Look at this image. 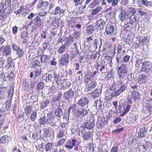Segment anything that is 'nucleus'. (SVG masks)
Listing matches in <instances>:
<instances>
[{"label": "nucleus", "mask_w": 152, "mask_h": 152, "mask_svg": "<svg viewBox=\"0 0 152 152\" xmlns=\"http://www.w3.org/2000/svg\"><path fill=\"white\" fill-rule=\"evenodd\" d=\"M117 73L120 80L126 79V78L129 75L128 74V69L126 66L122 64L118 67L117 70Z\"/></svg>", "instance_id": "nucleus-1"}, {"label": "nucleus", "mask_w": 152, "mask_h": 152, "mask_svg": "<svg viewBox=\"0 0 152 152\" xmlns=\"http://www.w3.org/2000/svg\"><path fill=\"white\" fill-rule=\"evenodd\" d=\"M69 54H68L67 53L66 54L63 55L59 61V67L67 65L69 63Z\"/></svg>", "instance_id": "nucleus-2"}, {"label": "nucleus", "mask_w": 152, "mask_h": 152, "mask_svg": "<svg viewBox=\"0 0 152 152\" xmlns=\"http://www.w3.org/2000/svg\"><path fill=\"white\" fill-rule=\"evenodd\" d=\"M95 119L93 115L90 117L89 120H87L85 122L84 126H83V128L88 129L89 130L92 129L95 125Z\"/></svg>", "instance_id": "nucleus-3"}, {"label": "nucleus", "mask_w": 152, "mask_h": 152, "mask_svg": "<svg viewBox=\"0 0 152 152\" xmlns=\"http://www.w3.org/2000/svg\"><path fill=\"white\" fill-rule=\"evenodd\" d=\"M152 68V64L151 62L148 61H146L142 63L141 69L140 72H144L148 73L151 69Z\"/></svg>", "instance_id": "nucleus-4"}, {"label": "nucleus", "mask_w": 152, "mask_h": 152, "mask_svg": "<svg viewBox=\"0 0 152 152\" xmlns=\"http://www.w3.org/2000/svg\"><path fill=\"white\" fill-rule=\"evenodd\" d=\"M78 142V141L75 139L73 138L69 139L66 142L65 147L68 150H71L74 147L76 146Z\"/></svg>", "instance_id": "nucleus-5"}, {"label": "nucleus", "mask_w": 152, "mask_h": 152, "mask_svg": "<svg viewBox=\"0 0 152 152\" xmlns=\"http://www.w3.org/2000/svg\"><path fill=\"white\" fill-rule=\"evenodd\" d=\"M7 1L4 0L2 1L0 5V19L2 20L6 16L5 15L4 12L8 5L6 4Z\"/></svg>", "instance_id": "nucleus-6"}, {"label": "nucleus", "mask_w": 152, "mask_h": 152, "mask_svg": "<svg viewBox=\"0 0 152 152\" xmlns=\"http://www.w3.org/2000/svg\"><path fill=\"white\" fill-rule=\"evenodd\" d=\"M132 98H131L130 97L127 98V99L126 102V108L123 111V113L120 115V116H124L129 111L132 104Z\"/></svg>", "instance_id": "nucleus-7"}, {"label": "nucleus", "mask_w": 152, "mask_h": 152, "mask_svg": "<svg viewBox=\"0 0 152 152\" xmlns=\"http://www.w3.org/2000/svg\"><path fill=\"white\" fill-rule=\"evenodd\" d=\"M81 133L84 141L88 140L92 137V132L88 129H83L81 131Z\"/></svg>", "instance_id": "nucleus-8"}, {"label": "nucleus", "mask_w": 152, "mask_h": 152, "mask_svg": "<svg viewBox=\"0 0 152 152\" xmlns=\"http://www.w3.org/2000/svg\"><path fill=\"white\" fill-rule=\"evenodd\" d=\"M127 88V86L125 84H123L117 91L113 92L110 94L112 98H114L119 96L121 93L124 92Z\"/></svg>", "instance_id": "nucleus-9"}, {"label": "nucleus", "mask_w": 152, "mask_h": 152, "mask_svg": "<svg viewBox=\"0 0 152 152\" xmlns=\"http://www.w3.org/2000/svg\"><path fill=\"white\" fill-rule=\"evenodd\" d=\"M48 123L51 126H56V117L54 116L53 114L51 112L47 114Z\"/></svg>", "instance_id": "nucleus-10"}, {"label": "nucleus", "mask_w": 152, "mask_h": 152, "mask_svg": "<svg viewBox=\"0 0 152 152\" xmlns=\"http://www.w3.org/2000/svg\"><path fill=\"white\" fill-rule=\"evenodd\" d=\"M105 21L102 19L97 20L95 23V27L97 29L101 31L102 30L105 26Z\"/></svg>", "instance_id": "nucleus-11"}, {"label": "nucleus", "mask_w": 152, "mask_h": 152, "mask_svg": "<svg viewBox=\"0 0 152 152\" xmlns=\"http://www.w3.org/2000/svg\"><path fill=\"white\" fill-rule=\"evenodd\" d=\"M123 80H117L115 83H113L112 85L110 87L109 89L110 90L113 91H116L117 89L119 88L123 85Z\"/></svg>", "instance_id": "nucleus-12"}, {"label": "nucleus", "mask_w": 152, "mask_h": 152, "mask_svg": "<svg viewBox=\"0 0 152 152\" xmlns=\"http://www.w3.org/2000/svg\"><path fill=\"white\" fill-rule=\"evenodd\" d=\"M74 91H72L71 89L65 92L64 94V96L65 99L69 100L72 98L74 95Z\"/></svg>", "instance_id": "nucleus-13"}, {"label": "nucleus", "mask_w": 152, "mask_h": 152, "mask_svg": "<svg viewBox=\"0 0 152 152\" xmlns=\"http://www.w3.org/2000/svg\"><path fill=\"white\" fill-rule=\"evenodd\" d=\"M89 99L86 96H83L80 99L78 102V104L81 107H84L88 103Z\"/></svg>", "instance_id": "nucleus-14"}, {"label": "nucleus", "mask_w": 152, "mask_h": 152, "mask_svg": "<svg viewBox=\"0 0 152 152\" xmlns=\"http://www.w3.org/2000/svg\"><path fill=\"white\" fill-rule=\"evenodd\" d=\"M36 102V101H33L32 102H28V104L29 105L26 107L24 109L25 113L26 115H29L31 113L33 110V104Z\"/></svg>", "instance_id": "nucleus-15"}, {"label": "nucleus", "mask_w": 152, "mask_h": 152, "mask_svg": "<svg viewBox=\"0 0 152 152\" xmlns=\"http://www.w3.org/2000/svg\"><path fill=\"white\" fill-rule=\"evenodd\" d=\"M148 76L145 74H142L140 75L138 78V82L140 84H145L148 80Z\"/></svg>", "instance_id": "nucleus-16"}, {"label": "nucleus", "mask_w": 152, "mask_h": 152, "mask_svg": "<svg viewBox=\"0 0 152 152\" xmlns=\"http://www.w3.org/2000/svg\"><path fill=\"white\" fill-rule=\"evenodd\" d=\"M64 12V10L61 7L58 6L56 7L54 10H53L52 13L55 15H63Z\"/></svg>", "instance_id": "nucleus-17"}, {"label": "nucleus", "mask_w": 152, "mask_h": 152, "mask_svg": "<svg viewBox=\"0 0 152 152\" xmlns=\"http://www.w3.org/2000/svg\"><path fill=\"white\" fill-rule=\"evenodd\" d=\"M90 81L91 82L89 84L88 83L87 84L85 83L87 89L88 91H91L94 89L97 85V83L96 81L91 80Z\"/></svg>", "instance_id": "nucleus-18"}, {"label": "nucleus", "mask_w": 152, "mask_h": 152, "mask_svg": "<svg viewBox=\"0 0 152 152\" xmlns=\"http://www.w3.org/2000/svg\"><path fill=\"white\" fill-rule=\"evenodd\" d=\"M98 72V71H94L91 74V76H88L86 75L84 79V82L86 84L89 83V81H91V77L94 78Z\"/></svg>", "instance_id": "nucleus-19"}, {"label": "nucleus", "mask_w": 152, "mask_h": 152, "mask_svg": "<svg viewBox=\"0 0 152 152\" xmlns=\"http://www.w3.org/2000/svg\"><path fill=\"white\" fill-rule=\"evenodd\" d=\"M131 98L134 101H136L140 99L141 95L139 91L134 90L132 91L131 94Z\"/></svg>", "instance_id": "nucleus-20"}, {"label": "nucleus", "mask_w": 152, "mask_h": 152, "mask_svg": "<svg viewBox=\"0 0 152 152\" xmlns=\"http://www.w3.org/2000/svg\"><path fill=\"white\" fill-rule=\"evenodd\" d=\"M77 115L79 116H85L88 114V111L83 108H79L77 110Z\"/></svg>", "instance_id": "nucleus-21"}, {"label": "nucleus", "mask_w": 152, "mask_h": 152, "mask_svg": "<svg viewBox=\"0 0 152 152\" xmlns=\"http://www.w3.org/2000/svg\"><path fill=\"white\" fill-rule=\"evenodd\" d=\"M50 56L45 55L44 53L41 55L40 61L43 64H46L48 63L50 58Z\"/></svg>", "instance_id": "nucleus-22"}, {"label": "nucleus", "mask_w": 152, "mask_h": 152, "mask_svg": "<svg viewBox=\"0 0 152 152\" xmlns=\"http://www.w3.org/2000/svg\"><path fill=\"white\" fill-rule=\"evenodd\" d=\"M108 123V121L105 119H102L100 121H98L97 123V127L99 129H102L104 126Z\"/></svg>", "instance_id": "nucleus-23"}, {"label": "nucleus", "mask_w": 152, "mask_h": 152, "mask_svg": "<svg viewBox=\"0 0 152 152\" xmlns=\"http://www.w3.org/2000/svg\"><path fill=\"white\" fill-rule=\"evenodd\" d=\"M63 82L61 86L64 90L67 89L71 86V82L67 79H64Z\"/></svg>", "instance_id": "nucleus-24"}, {"label": "nucleus", "mask_w": 152, "mask_h": 152, "mask_svg": "<svg viewBox=\"0 0 152 152\" xmlns=\"http://www.w3.org/2000/svg\"><path fill=\"white\" fill-rule=\"evenodd\" d=\"M94 105L96 107L97 111H99L102 107V102L100 100H96L95 101Z\"/></svg>", "instance_id": "nucleus-25"}, {"label": "nucleus", "mask_w": 152, "mask_h": 152, "mask_svg": "<svg viewBox=\"0 0 152 152\" xmlns=\"http://www.w3.org/2000/svg\"><path fill=\"white\" fill-rule=\"evenodd\" d=\"M106 49H104L103 50V56L105 57V59L107 61V62L110 64V66L112 67V66L111 64L112 63V59L113 58L111 56H109L107 55L106 52Z\"/></svg>", "instance_id": "nucleus-26"}, {"label": "nucleus", "mask_w": 152, "mask_h": 152, "mask_svg": "<svg viewBox=\"0 0 152 152\" xmlns=\"http://www.w3.org/2000/svg\"><path fill=\"white\" fill-rule=\"evenodd\" d=\"M147 129L145 127H142L140 129V131L138 132V136L141 138L144 137L145 135V133L147 132Z\"/></svg>", "instance_id": "nucleus-27"}, {"label": "nucleus", "mask_w": 152, "mask_h": 152, "mask_svg": "<svg viewBox=\"0 0 152 152\" xmlns=\"http://www.w3.org/2000/svg\"><path fill=\"white\" fill-rule=\"evenodd\" d=\"M3 52L4 53L6 56H8L10 54H11V48L10 46L7 45L5 46L4 48Z\"/></svg>", "instance_id": "nucleus-28"}, {"label": "nucleus", "mask_w": 152, "mask_h": 152, "mask_svg": "<svg viewBox=\"0 0 152 152\" xmlns=\"http://www.w3.org/2000/svg\"><path fill=\"white\" fill-rule=\"evenodd\" d=\"M145 107L147 110L150 113L152 112V99L149 102H148L145 103Z\"/></svg>", "instance_id": "nucleus-29"}, {"label": "nucleus", "mask_w": 152, "mask_h": 152, "mask_svg": "<svg viewBox=\"0 0 152 152\" xmlns=\"http://www.w3.org/2000/svg\"><path fill=\"white\" fill-rule=\"evenodd\" d=\"M60 39V40L59 39H58V41L61 43L64 42V44L62 45L65 47L66 48V46L68 47L71 44V41L69 39H64V40H63V39Z\"/></svg>", "instance_id": "nucleus-30"}, {"label": "nucleus", "mask_w": 152, "mask_h": 152, "mask_svg": "<svg viewBox=\"0 0 152 152\" xmlns=\"http://www.w3.org/2000/svg\"><path fill=\"white\" fill-rule=\"evenodd\" d=\"M114 30V27L112 25H109L106 28V31L107 34H113Z\"/></svg>", "instance_id": "nucleus-31"}, {"label": "nucleus", "mask_w": 152, "mask_h": 152, "mask_svg": "<svg viewBox=\"0 0 152 152\" xmlns=\"http://www.w3.org/2000/svg\"><path fill=\"white\" fill-rule=\"evenodd\" d=\"M101 90L100 89H98L97 88L94 90V91L92 93V95L94 98L98 97L100 94L101 93Z\"/></svg>", "instance_id": "nucleus-32"}, {"label": "nucleus", "mask_w": 152, "mask_h": 152, "mask_svg": "<svg viewBox=\"0 0 152 152\" xmlns=\"http://www.w3.org/2000/svg\"><path fill=\"white\" fill-rule=\"evenodd\" d=\"M129 15L127 13L124 11H122L119 15V17L121 20H124L128 18Z\"/></svg>", "instance_id": "nucleus-33"}, {"label": "nucleus", "mask_w": 152, "mask_h": 152, "mask_svg": "<svg viewBox=\"0 0 152 152\" xmlns=\"http://www.w3.org/2000/svg\"><path fill=\"white\" fill-rule=\"evenodd\" d=\"M39 121L41 125H44L45 124H48V118L45 116L40 118L39 120Z\"/></svg>", "instance_id": "nucleus-34"}, {"label": "nucleus", "mask_w": 152, "mask_h": 152, "mask_svg": "<svg viewBox=\"0 0 152 152\" xmlns=\"http://www.w3.org/2000/svg\"><path fill=\"white\" fill-rule=\"evenodd\" d=\"M129 23L132 24V23H134L138 20V18L134 15H132L129 17Z\"/></svg>", "instance_id": "nucleus-35"}, {"label": "nucleus", "mask_w": 152, "mask_h": 152, "mask_svg": "<svg viewBox=\"0 0 152 152\" xmlns=\"http://www.w3.org/2000/svg\"><path fill=\"white\" fill-rule=\"evenodd\" d=\"M94 66L96 69L97 71H98L99 69V67L101 66L102 67L100 70V71L101 72L104 71L105 69V67L104 65H102V66L101 65L99 64L98 62H97L96 64H95Z\"/></svg>", "instance_id": "nucleus-36"}, {"label": "nucleus", "mask_w": 152, "mask_h": 152, "mask_svg": "<svg viewBox=\"0 0 152 152\" xmlns=\"http://www.w3.org/2000/svg\"><path fill=\"white\" fill-rule=\"evenodd\" d=\"M133 25L130 23H127L124 26V30L128 31H130L132 28Z\"/></svg>", "instance_id": "nucleus-37"}, {"label": "nucleus", "mask_w": 152, "mask_h": 152, "mask_svg": "<svg viewBox=\"0 0 152 152\" xmlns=\"http://www.w3.org/2000/svg\"><path fill=\"white\" fill-rule=\"evenodd\" d=\"M24 54L23 50L20 48L16 52V54L18 55V58H20L22 57Z\"/></svg>", "instance_id": "nucleus-38"}, {"label": "nucleus", "mask_w": 152, "mask_h": 152, "mask_svg": "<svg viewBox=\"0 0 152 152\" xmlns=\"http://www.w3.org/2000/svg\"><path fill=\"white\" fill-rule=\"evenodd\" d=\"M31 67L33 68H35L36 66H41L40 62L38 60H34L31 62Z\"/></svg>", "instance_id": "nucleus-39"}, {"label": "nucleus", "mask_w": 152, "mask_h": 152, "mask_svg": "<svg viewBox=\"0 0 152 152\" xmlns=\"http://www.w3.org/2000/svg\"><path fill=\"white\" fill-rule=\"evenodd\" d=\"M55 114L56 116L59 118L61 117L63 115L62 110L60 107L57 108L56 109Z\"/></svg>", "instance_id": "nucleus-40"}, {"label": "nucleus", "mask_w": 152, "mask_h": 152, "mask_svg": "<svg viewBox=\"0 0 152 152\" xmlns=\"http://www.w3.org/2000/svg\"><path fill=\"white\" fill-rule=\"evenodd\" d=\"M66 140L65 138H62L59 140L57 142L55 145L56 147H58L59 146H61L63 145L66 141Z\"/></svg>", "instance_id": "nucleus-41"}, {"label": "nucleus", "mask_w": 152, "mask_h": 152, "mask_svg": "<svg viewBox=\"0 0 152 152\" xmlns=\"http://www.w3.org/2000/svg\"><path fill=\"white\" fill-rule=\"evenodd\" d=\"M8 142L7 136L4 135L0 137V143L4 144Z\"/></svg>", "instance_id": "nucleus-42"}, {"label": "nucleus", "mask_w": 152, "mask_h": 152, "mask_svg": "<svg viewBox=\"0 0 152 152\" xmlns=\"http://www.w3.org/2000/svg\"><path fill=\"white\" fill-rule=\"evenodd\" d=\"M33 21L35 23H35V24L37 27H39L41 25V22L40 20V18L39 16H36L34 19Z\"/></svg>", "instance_id": "nucleus-43"}, {"label": "nucleus", "mask_w": 152, "mask_h": 152, "mask_svg": "<svg viewBox=\"0 0 152 152\" xmlns=\"http://www.w3.org/2000/svg\"><path fill=\"white\" fill-rule=\"evenodd\" d=\"M53 144L52 142L48 143L45 146V149L46 151H50L53 148Z\"/></svg>", "instance_id": "nucleus-44"}, {"label": "nucleus", "mask_w": 152, "mask_h": 152, "mask_svg": "<svg viewBox=\"0 0 152 152\" xmlns=\"http://www.w3.org/2000/svg\"><path fill=\"white\" fill-rule=\"evenodd\" d=\"M42 73V70L41 69H36L34 71V77L36 78L40 76Z\"/></svg>", "instance_id": "nucleus-45"}, {"label": "nucleus", "mask_w": 152, "mask_h": 152, "mask_svg": "<svg viewBox=\"0 0 152 152\" xmlns=\"http://www.w3.org/2000/svg\"><path fill=\"white\" fill-rule=\"evenodd\" d=\"M150 143L148 142H146L145 144H143L142 145L143 151L144 152L146 151L150 147Z\"/></svg>", "instance_id": "nucleus-46"}, {"label": "nucleus", "mask_w": 152, "mask_h": 152, "mask_svg": "<svg viewBox=\"0 0 152 152\" xmlns=\"http://www.w3.org/2000/svg\"><path fill=\"white\" fill-rule=\"evenodd\" d=\"M37 112L36 111H34L31 113L30 118L31 121H35L37 119Z\"/></svg>", "instance_id": "nucleus-47"}, {"label": "nucleus", "mask_w": 152, "mask_h": 152, "mask_svg": "<svg viewBox=\"0 0 152 152\" xmlns=\"http://www.w3.org/2000/svg\"><path fill=\"white\" fill-rule=\"evenodd\" d=\"M66 50V47L62 45L58 49L57 53L60 54H62Z\"/></svg>", "instance_id": "nucleus-48"}, {"label": "nucleus", "mask_w": 152, "mask_h": 152, "mask_svg": "<svg viewBox=\"0 0 152 152\" xmlns=\"http://www.w3.org/2000/svg\"><path fill=\"white\" fill-rule=\"evenodd\" d=\"M94 26L92 25H90L87 28V32L89 34H91L94 32Z\"/></svg>", "instance_id": "nucleus-49"}, {"label": "nucleus", "mask_w": 152, "mask_h": 152, "mask_svg": "<svg viewBox=\"0 0 152 152\" xmlns=\"http://www.w3.org/2000/svg\"><path fill=\"white\" fill-rule=\"evenodd\" d=\"M1 110H0V129L2 127L3 125L4 124L5 120L4 118L3 119V115L1 114Z\"/></svg>", "instance_id": "nucleus-50"}, {"label": "nucleus", "mask_w": 152, "mask_h": 152, "mask_svg": "<svg viewBox=\"0 0 152 152\" xmlns=\"http://www.w3.org/2000/svg\"><path fill=\"white\" fill-rule=\"evenodd\" d=\"M76 105L75 104H71L68 109V112L69 113L71 111L72 112H75L76 110Z\"/></svg>", "instance_id": "nucleus-51"}, {"label": "nucleus", "mask_w": 152, "mask_h": 152, "mask_svg": "<svg viewBox=\"0 0 152 152\" xmlns=\"http://www.w3.org/2000/svg\"><path fill=\"white\" fill-rule=\"evenodd\" d=\"M65 130H60L59 132L57 135L56 137L57 138H62L64 135L65 132Z\"/></svg>", "instance_id": "nucleus-52"}, {"label": "nucleus", "mask_w": 152, "mask_h": 152, "mask_svg": "<svg viewBox=\"0 0 152 152\" xmlns=\"http://www.w3.org/2000/svg\"><path fill=\"white\" fill-rule=\"evenodd\" d=\"M102 7L101 6H98L95 10H92L91 14L95 15L99 12L102 9Z\"/></svg>", "instance_id": "nucleus-53"}, {"label": "nucleus", "mask_w": 152, "mask_h": 152, "mask_svg": "<svg viewBox=\"0 0 152 152\" xmlns=\"http://www.w3.org/2000/svg\"><path fill=\"white\" fill-rule=\"evenodd\" d=\"M26 12V9H24V7L23 6H20L19 9L15 11L14 12L16 14H19L21 12V13L23 12Z\"/></svg>", "instance_id": "nucleus-54"}, {"label": "nucleus", "mask_w": 152, "mask_h": 152, "mask_svg": "<svg viewBox=\"0 0 152 152\" xmlns=\"http://www.w3.org/2000/svg\"><path fill=\"white\" fill-rule=\"evenodd\" d=\"M44 84L42 82L39 83L37 85V89L38 91L40 90H42L44 88Z\"/></svg>", "instance_id": "nucleus-55"}, {"label": "nucleus", "mask_w": 152, "mask_h": 152, "mask_svg": "<svg viewBox=\"0 0 152 152\" xmlns=\"http://www.w3.org/2000/svg\"><path fill=\"white\" fill-rule=\"evenodd\" d=\"M115 45H110L109 47L108 48H106V50L107 49L109 51V52H111L112 53H115Z\"/></svg>", "instance_id": "nucleus-56"}, {"label": "nucleus", "mask_w": 152, "mask_h": 152, "mask_svg": "<svg viewBox=\"0 0 152 152\" xmlns=\"http://www.w3.org/2000/svg\"><path fill=\"white\" fill-rule=\"evenodd\" d=\"M88 148L89 151H91V152H93L94 151V146L93 143L89 142L88 144Z\"/></svg>", "instance_id": "nucleus-57"}, {"label": "nucleus", "mask_w": 152, "mask_h": 152, "mask_svg": "<svg viewBox=\"0 0 152 152\" xmlns=\"http://www.w3.org/2000/svg\"><path fill=\"white\" fill-rule=\"evenodd\" d=\"M53 74H48L46 78V81L47 82H48L49 81H51L52 79L53 78Z\"/></svg>", "instance_id": "nucleus-58"}, {"label": "nucleus", "mask_w": 152, "mask_h": 152, "mask_svg": "<svg viewBox=\"0 0 152 152\" xmlns=\"http://www.w3.org/2000/svg\"><path fill=\"white\" fill-rule=\"evenodd\" d=\"M44 134L43 136L45 137H46L49 135L50 132V130L48 129L45 128L43 130Z\"/></svg>", "instance_id": "nucleus-59"}, {"label": "nucleus", "mask_w": 152, "mask_h": 152, "mask_svg": "<svg viewBox=\"0 0 152 152\" xmlns=\"http://www.w3.org/2000/svg\"><path fill=\"white\" fill-rule=\"evenodd\" d=\"M12 100H7L6 102L5 106L6 107L7 109H10L11 107Z\"/></svg>", "instance_id": "nucleus-60"}, {"label": "nucleus", "mask_w": 152, "mask_h": 152, "mask_svg": "<svg viewBox=\"0 0 152 152\" xmlns=\"http://www.w3.org/2000/svg\"><path fill=\"white\" fill-rule=\"evenodd\" d=\"M130 87L133 89L134 90L135 89H137L138 86L136 83L132 82L130 84Z\"/></svg>", "instance_id": "nucleus-61"}, {"label": "nucleus", "mask_w": 152, "mask_h": 152, "mask_svg": "<svg viewBox=\"0 0 152 152\" xmlns=\"http://www.w3.org/2000/svg\"><path fill=\"white\" fill-rule=\"evenodd\" d=\"M12 46L13 50L16 52L20 48V46H18L14 43H12Z\"/></svg>", "instance_id": "nucleus-62"}, {"label": "nucleus", "mask_w": 152, "mask_h": 152, "mask_svg": "<svg viewBox=\"0 0 152 152\" xmlns=\"http://www.w3.org/2000/svg\"><path fill=\"white\" fill-rule=\"evenodd\" d=\"M124 130V127H121V128L117 129H115L114 130H113L112 131V132L113 133L116 132L117 134H118L120 132L123 131Z\"/></svg>", "instance_id": "nucleus-63"}, {"label": "nucleus", "mask_w": 152, "mask_h": 152, "mask_svg": "<svg viewBox=\"0 0 152 152\" xmlns=\"http://www.w3.org/2000/svg\"><path fill=\"white\" fill-rule=\"evenodd\" d=\"M118 146H113L110 150V152H118Z\"/></svg>", "instance_id": "nucleus-64"}]
</instances>
